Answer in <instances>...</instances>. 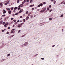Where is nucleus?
<instances>
[{"mask_svg": "<svg viewBox=\"0 0 65 65\" xmlns=\"http://www.w3.org/2000/svg\"><path fill=\"white\" fill-rule=\"evenodd\" d=\"M14 30H15L14 29H12L11 30V32L10 33H14Z\"/></svg>", "mask_w": 65, "mask_h": 65, "instance_id": "obj_1", "label": "nucleus"}, {"mask_svg": "<svg viewBox=\"0 0 65 65\" xmlns=\"http://www.w3.org/2000/svg\"><path fill=\"white\" fill-rule=\"evenodd\" d=\"M3 2H1L0 3V5L1 6V7H3Z\"/></svg>", "mask_w": 65, "mask_h": 65, "instance_id": "obj_2", "label": "nucleus"}, {"mask_svg": "<svg viewBox=\"0 0 65 65\" xmlns=\"http://www.w3.org/2000/svg\"><path fill=\"white\" fill-rule=\"evenodd\" d=\"M3 13L4 14V13H6V11H5L4 9L3 10Z\"/></svg>", "mask_w": 65, "mask_h": 65, "instance_id": "obj_3", "label": "nucleus"}, {"mask_svg": "<svg viewBox=\"0 0 65 65\" xmlns=\"http://www.w3.org/2000/svg\"><path fill=\"white\" fill-rule=\"evenodd\" d=\"M23 11V9H21L20 10V11L19 12V13H21V12H22V11Z\"/></svg>", "mask_w": 65, "mask_h": 65, "instance_id": "obj_4", "label": "nucleus"}, {"mask_svg": "<svg viewBox=\"0 0 65 65\" xmlns=\"http://www.w3.org/2000/svg\"><path fill=\"white\" fill-rule=\"evenodd\" d=\"M8 12L9 14H11V11L10 10Z\"/></svg>", "mask_w": 65, "mask_h": 65, "instance_id": "obj_5", "label": "nucleus"}, {"mask_svg": "<svg viewBox=\"0 0 65 65\" xmlns=\"http://www.w3.org/2000/svg\"><path fill=\"white\" fill-rule=\"evenodd\" d=\"M9 1H8L6 2V3H7V4H9Z\"/></svg>", "mask_w": 65, "mask_h": 65, "instance_id": "obj_6", "label": "nucleus"}, {"mask_svg": "<svg viewBox=\"0 0 65 65\" xmlns=\"http://www.w3.org/2000/svg\"><path fill=\"white\" fill-rule=\"evenodd\" d=\"M2 23H3V21H0V24L1 25V24H2Z\"/></svg>", "mask_w": 65, "mask_h": 65, "instance_id": "obj_7", "label": "nucleus"}, {"mask_svg": "<svg viewBox=\"0 0 65 65\" xmlns=\"http://www.w3.org/2000/svg\"><path fill=\"white\" fill-rule=\"evenodd\" d=\"M18 28H21V25L20 24L18 26Z\"/></svg>", "mask_w": 65, "mask_h": 65, "instance_id": "obj_8", "label": "nucleus"}, {"mask_svg": "<svg viewBox=\"0 0 65 65\" xmlns=\"http://www.w3.org/2000/svg\"><path fill=\"white\" fill-rule=\"evenodd\" d=\"M5 24L7 26L9 24L8 23V22H7Z\"/></svg>", "mask_w": 65, "mask_h": 65, "instance_id": "obj_9", "label": "nucleus"}, {"mask_svg": "<svg viewBox=\"0 0 65 65\" xmlns=\"http://www.w3.org/2000/svg\"><path fill=\"white\" fill-rule=\"evenodd\" d=\"M29 17L28 16L26 17V20H28V19H29Z\"/></svg>", "mask_w": 65, "mask_h": 65, "instance_id": "obj_10", "label": "nucleus"}, {"mask_svg": "<svg viewBox=\"0 0 65 65\" xmlns=\"http://www.w3.org/2000/svg\"><path fill=\"white\" fill-rule=\"evenodd\" d=\"M6 9H7V10H10V8H6Z\"/></svg>", "mask_w": 65, "mask_h": 65, "instance_id": "obj_11", "label": "nucleus"}, {"mask_svg": "<svg viewBox=\"0 0 65 65\" xmlns=\"http://www.w3.org/2000/svg\"><path fill=\"white\" fill-rule=\"evenodd\" d=\"M40 5V6H42V5H43V4H42V3H41L40 4H39Z\"/></svg>", "mask_w": 65, "mask_h": 65, "instance_id": "obj_12", "label": "nucleus"}, {"mask_svg": "<svg viewBox=\"0 0 65 65\" xmlns=\"http://www.w3.org/2000/svg\"><path fill=\"white\" fill-rule=\"evenodd\" d=\"M56 1H54V4H56Z\"/></svg>", "mask_w": 65, "mask_h": 65, "instance_id": "obj_13", "label": "nucleus"}, {"mask_svg": "<svg viewBox=\"0 0 65 65\" xmlns=\"http://www.w3.org/2000/svg\"><path fill=\"white\" fill-rule=\"evenodd\" d=\"M18 9V8L17 7H15L14 8V10H15L16 9Z\"/></svg>", "mask_w": 65, "mask_h": 65, "instance_id": "obj_14", "label": "nucleus"}, {"mask_svg": "<svg viewBox=\"0 0 65 65\" xmlns=\"http://www.w3.org/2000/svg\"><path fill=\"white\" fill-rule=\"evenodd\" d=\"M28 12H29L28 11H27L25 13L26 14H28Z\"/></svg>", "mask_w": 65, "mask_h": 65, "instance_id": "obj_15", "label": "nucleus"}, {"mask_svg": "<svg viewBox=\"0 0 65 65\" xmlns=\"http://www.w3.org/2000/svg\"><path fill=\"white\" fill-rule=\"evenodd\" d=\"M24 24V23H22L20 24V25L21 26V25H23V24Z\"/></svg>", "mask_w": 65, "mask_h": 65, "instance_id": "obj_16", "label": "nucleus"}, {"mask_svg": "<svg viewBox=\"0 0 65 65\" xmlns=\"http://www.w3.org/2000/svg\"><path fill=\"white\" fill-rule=\"evenodd\" d=\"M52 20V19L51 18H50L49 19V20H50V21H51V20Z\"/></svg>", "mask_w": 65, "mask_h": 65, "instance_id": "obj_17", "label": "nucleus"}, {"mask_svg": "<svg viewBox=\"0 0 65 65\" xmlns=\"http://www.w3.org/2000/svg\"><path fill=\"white\" fill-rule=\"evenodd\" d=\"M11 10H13V7H12L11 8Z\"/></svg>", "mask_w": 65, "mask_h": 65, "instance_id": "obj_18", "label": "nucleus"}, {"mask_svg": "<svg viewBox=\"0 0 65 65\" xmlns=\"http://www.w3.org/2000/svg\"><path fill=\"white\" fill-rule=\"evenodd\" d=\"M20 18H21V19H22V18H23V16H21L20 17Z\"/></svg>", "mask_w": 65, "mask_h": 65, "instance_id": "obj_19", "label": "nucleus"}, {"mask_svg": "<svg viewBox=\"0 0 65 65\" xmlns=\"http://www.w3.org/2000/svg\"><path fill=\"white\" fill-rule=\"evenodd\" d=\"M63 17V14H62L60 16L61 17Z\"/></svg>", "mask_w": 65, "mask_h": 65, "instance_id": "obj_20", "label": "nucleus"}, {"mask_svg": "<svg viewBox=\"0 0 65 65\" xmlns=\"http://www.w3.org/2000/svg\"><path fill=\"white\" fill-rule=\"evenodd\" d=\"M26 21V20L25 19H23V22H25Z\"/></svg>", "mask_w": 65, "mask_h": 65, "instance_id": "obj_21", "label": "nucleus"}, {"mask_svg": "<svg viewBox=\"0 0 65 65\" xmlns=\"http://www.w3.org/2000/svg\"><path fill=\"white\" fill-rule=\"evenodd\" d=\"M44 12V11L43 10H41L40 11V12Z\"/></svg>", "mask_w": 65, "mask_h": 65, "instance_id": "obj_22", "label": "nucleus"}, {"mask_svg": "<svg viewBox=\"0 0 65 65\" xmlns=\"http://www.w3.org/2000/svg\"><path fill=\"white\" fill-rule=\"evenodd\" d=\"M4 26H5V27H7V26H7L5 24L4 25Z\"/></svg>", "mask_w": 65, "mask_h": 65, "instance_id": "obj_23", "label": "nucleus"}, {"mask_svg": "<svg viewBox=\"0 0 65 65\" xmlns=\"http://www.w3.org/2000/svg\"><path fill=\"white\" fill-rule=\"evenodd\" d=\"M52 11H53V9H51L50 10V12H51Z\"/></svg>", "mask_w": 65, "mask_h": 65, "instance_id": "obj_24", "label": "nucleus"}, {"mask_svg": "<svg viewBox=\"0 0 65 65\" xmlns=\"http://www.w3.org/2000/svg\"><path fill=\"white\" fill-rule=\"evenodd\" d=\"M20 6H21V7H22V6H23V5L22 4L21 5H20Z\"/></svg>", "mask_w": 65, "mask_h": 65, "instance_id": "obj_25", "label": "nucleus"}, {"mask_svg": "<svg viewBox=\"0 0 65 65\" xmlns=\"http://www.w3.org/2000/svg\"><path fill=\"white\" fill-rule=\"evenodd\" d=\"M51 7H52V6H51V5H50L49 6V7H50V8H51Z\"/></svg>", "mask_w": 65, "mask_h": 65, "instance_id": "obj_26", "label": "nucleus"}, {"mask_svg": "<svg viewBox=\"0 0 65 65\" xmlns=\"http://www.w3.org/2000/svg\"><path fill=\"white\" fill-rule=\"evenodd\" d=\"M33 2V1L32 0H31L30 1V3H31V2Z\"/></svg>", "mask_w": 65, "mask_h": 65, "instance_id": "obj_27", "label": "nucleus"}, {"mask_svg": "<svg viewBox=\"0 0 65 65\" xmlns=\"http://www.w3.org/2000/svg\"><path fill=\"white\" fill-rule=\"evenodd\" d=\"M10 55V54H9L7 55L8 56H9Z\"/></svg>", "mask_w": 65, "mask_h": 65, "instance_id": "obj_28", "label": "nucleus"}, {"mask_svg": "<svg viewBox=\"0 0 65 65\" xmlns=\"http://www.w3.org/2000/svg\"><path fill=\"white\" fill-rule=\"evenodd\" d=\"M29 7H32V5H30V6Z\"/></svg>", "mask_w": 65, "mask_h": 65, "instance_id": "obj_29", "label": "nucleus"}, {"mask_svg": "<svg viewBox=\"0 0 65 65\" xmlns=\"http://www.w3.org/2000/svg\"><path fill=\"white\" fill-rule=\"evenodd\" d=\"M46 4V3H45V2H44L43 3V4Z\"/></svg>", "mask_w": 65, "mask_h": 65, "instance_id": "obj_30", "label": "nucleus"}, {"mask_svg": "<svg viewBox=\"0 0 65 65\" xmlns=\"http://www.w3.org/2000/svg\"><path fill=\"white\" fill-rule=\"evenodd\" d=\"M19 2H20V1H19V0H18L17 1V3H19Z\"/></svg>", "mask_w": 65, "mask_h": 65, "instance_id": "obj_31", "label": "nucleus"}, {"mask_svg": "<svg viewBox=\"0 0 65 65\" xmlns=\"http://www.w3.org/2000/svg\"><path fill=\"white\" fill-rule=\"evenodd\" d=\"M5 24V22H4L3 23V25H4Z\"/></svg>", "mask_w": 65, "mask_h": 65, "instance_id": "obj_32", "label": "nucleus"}, {"mask_svg": "<svg viewBox=\"0 0 65 65\" xmlns=\"http://www.w3.org/2000/svg\"><path fill=\"white\" fill-rule=\"evenodd\" d=\"M25 43H26V44L27 45H28V42H25Z\"/></svg>", "mask_w": 65, "mask_h": 65, "instance_id": "obj_33", "label": "nucleus"}, {"mask_svg": "<svg viewBox=\"0 0 65 65\" xmlns=\"http://www.w3.org/2000/svg\"><path fill=\"white\" fill-rule=\"evenodd\" d=\"M40 5H38V7H40Z\"/></svg>", "mask_w": 65, "mask_h": 65, "instance_id": "obj_34", "label": "nucleus"}, {"mask_svg": "<svg viewBox=\"0 0 65 65\" xmlns=\"http://www.w3.org/2000/svg\"><path fill=\"white\" fill-rule=\"evenodd\" d=\"M27 44H24V46H27Z\"/></svg>", "mask_w": 65, "mask_h": 65, "instance_id": "obj_35", "label": "nucleus"}, {"mask_svg": "<svg viewBox=\"0 0 65 65\" xmlns=\"http://www.w3.org/2000/svg\"><path fill=\"white\" fill-rule=\"evenodd\" d=\"M9 32L7 31V32L6 34H9Z\"/></svg>", "mask_w": 65, "mask_h": 65, "instance_id": "obj_36", "label": "nucleus"}, {"mask_svg": "<svg viewBox=\"0 0 65 65\" xmlns=\"http://www.w3.org/2000/svg\"><path fill=\"white\" fill-rule=\"evenodd\" d=\"M21 32V30H19L18 32V33H20V32Z\"/></svg>", "mask_w": 65, "mask_h": 65, "instance_id": "obj_37", "label": "nucleus"}, {"mask_svg": "<svg viewBox=\"0 0 65 65\" xmlns=\"http://www.w3.org/2000/svg\"><path fill=\"white\" fill-rule=\"evenodd\" d=\"M5 14L3 15H2V17H5Z\"/></svg>", "mask_w": 65, "mask_h": 65, "instance_id": "obj_38", "label": "nucleus"}, {"mask_svg": "<svg viewBox=\"0 0 65 65\" xmlns=\"http://www.w3.org/2000/svg\"><path fill=\"white\" fill-rule=\"evenodd\" d=\"M2 32H4V30H2Z\"/></svg>", "mask_w": 65, "mask_h": 65, "instance_id": "obj_39", "label": "nucleus"}, {"mask_svg": "<svg viewBox=\"0 0 65 65\" xmlns=\"http://www.w3.org/2000/svg\"><path fill=\"white\" fill-rule=\"evenodd\" d=\"M13 21L14 22H16V20H13Z\"/></svg>", "mask_w": 65, "mask_h": 65, "instance_id": "obj_40", "label": "nucleus"}, {"mask_svg": "<svg viewBox=\"0 0 65 65\" xmlns=\"http://www.w3.org/2000/svg\"><path fill=\"white\" fill-rule=\"evenodd\" d=\"M10 28L9 27H8V29H10Z\"/></svg>", "mask_w": 65, "mask_h": 65, "instance_id": "obj_41", "label": "nucleus"}, {"mask_svg": "<svg viewBox=\"0 0 65 65\" xmlns=\"http://www.w3.org/2000/svg\"><path fill=\"white\" fill-rule=\"evenodd\" d=\"M12 16H13V17H14V14H13Z\"/></svg>", "mask_w": 65, "mask_h": 65, "instance_id": "obj_42", "label": "nucleus"}, {"mask_svg": "<svg viewBox=\"0 0 65 65\" xmlns=\"http://www.w3.org/2000/svg\"><path fill=\"white\" fill-rule=\"evenodd\" d=\"M21 9V8H18V9L19 10H20V9Z\"/></svg>", "mask_w": 65, "mask_h": 65, "instance_id": "obj_43", "label": "nucleus"}, {"mask_svg": "<svg viewBox=\"0 0 65 65\" xmlns=\"http://www.w3.org/2000/svg\"><path fill=\"white\" fill-rule=\"evenodd\" d=\"M18 14V13H16L15 14V15H17V14Z\"/></svg>", "mask_w": 65, "mask_h": 65, "instance_id": "obj_44", "label": "nucleus"}, {"mask_svg": "<svg viewBox=\"0 0 65 65\" xmlns=\"http://www.w3.org/2000/svg\"><path fill=\"white\" fill-rule=\"evenodd\" d=\"M55 46V45H54L52 46V47H54Z\"/></svg>", "mask_w": 65, "mask_h": 65, "instance_id": "obj_45", "label": "nucleus"}, {"mask_svg": "<svg viewBox=\"0 0 65 65\" xmlns=\"http://www.w3.org/2000/svg\"><path fill=\"white\" fill-rule=\"evenodd\" d=\"M18 7H19V8H20V7H21V6H18Z\"/></svg>", "mask_w": 65, "mask_h": 65, "instance_id": "obj_46", "label": "nucleus"}, {"mask_svg": "<svg viewBox=\"0 0 65 65\" xmlns=\"http://www.w3.org/2000/svg\"><path fill=\"white\" fill-rule=\"evenodd\" d=\"M14 36V35H12V37H13V36Z\"/></svg>", "mask_w": 65, "mask_h": 65, "instance_id": "obj_47", "label": "nucleus"}, {"mask_svg": "<svg viewBox=\"0 0 65 65\" xmlns=\"http://www.w3.org/2000/svg\"><path fill=\"white\" fill-rule=\"evenodd\" d=\"M13 18H11V20H13Z\"/></svg>", "mask_w": 65, "mask_h": 65, "instance_id": "obj_48", "label": "nucleus"}, {"mask_svg": "<svg viewBox=\"0 0 65 65\" xmlns=\"http://www.w3.org/2000/svg\"><path fill=\"white\" fill-rule=\"evenodd\" d=\"M41 59L42 60H44V58H42Z\"/></svg>", "mask_w": 65, "mask_h": 65, "instance_id": "obj_49", "label": "nucleus"}, {"mask_svg": "<svg viewBox=\"0 0 65 65\" xmlns=\"http://www.w3.org/2000/svg\"><path fill=\"white\" fill-rule=\"evenodd\" d=\"M63 3H64V2H62L61 3V4H63Z\"/></svg>", "mask_w": 65, "mask_h": 65, "instance_id": "obj_50", "label": "nucleus"}, {"mask_svg": "<svg viewBox=\"0 0 65 65\" xmlns=\"http://www.w3.org/2000/svg\"><path fill=\"white\" fill-rule=\"evenodd\" d=\"M24 3H25V2H22V4H24Z\"/></svg>", "mask_w": 65, "mask_h": 65, "instance_id": "obj_51", "label": "nucleus"}, {"mask_svg": "<svg viewBox=\"0 0 65 65\" xmlns=\"http://www.w3.org/2000/svg\"><path fill=\"white\" fill-rule=\"evenodd\" d=\"M26 1H27V0H24V2H26Z\"/></svg>", "mask_w": 65, "mask_h": 65, "instance_id": "obj_52", "label": "nucleus"}, {"mask_svg": "<svg viewBox=\"0 0 65 65\" xmlns=\"http://www.w3.org/2000/svg\"><path fill=\"white\" fill-rule=\"evenodd\" d=\"M17 22H20V20H18L17 21Z\"/></svg>", "mask_w": 65, "mask_h": 65, "instance_id": "obj_53", "label": "nucleus"}, {"mask_svg": "<svg viewBox=\"0 0 65 65\" xmlns=\"http://www.w3.org/2000/svg\"><path fill=\"white\" fill-rule=\"evenodd\" d=\"M49 9H50V8H48L47 9V10H49Z\"/></svg>", "mask_w": 65, "mask_h": 65, "instance_id": "obj_54", "label": "nucleus"}, {"mask_svg": "<svg viewBox=\"0 0 65 65\" xmlns=\"http://www.w3.org/2000/svg\"><path fill=\"white\" fill-rule=\"evenodd\" d=\"M32 10H34V8H32Z\"/></svg>", "mask_w": 65, "mask_h": 65, "instance_id": "obj_55", "label": "nucleus"}, {"mask_svg": "<svg viewBox=\"0 0 65 65\" xmlns=\"http://www.w3.org/2000/svg\"><path fill=\"white\" fill-rule=\"evenodd\" d=\"M51 1L52 2H53L54 1V0H51Z\"/></svg>", "mask_w": 65, "mask_h": 65, "instance_id": "obj_56", "label": "nucleus"}, {"mask_svg": "<svg viewBox=\"0 0 65 65\" xmlns=\"http://www.w3.org/2000/svg\"><path fill=\"white\" fill-rule=\"evenodd\" d=\"M45 9H44V10H43V11H45Z\"/></svg>", "mask_w": 65, "mask_h": 65, "instance_id": "obj_57", "label": "nucleus"}, {"mask_svg": "<svg viewBox=\"0 0 65 65\" xmlns=\"http://www.w3.org/2000/svg\"><path fill=\"white\" fill-rule=\"evenodd\" d=\"M13 27H14V25H13Z\"/></svg>", "mask_w": 65, "mask_h": 65, "instance_id": "obj_58", "label": "nucleus"}, {"mask_svg": "<svg viewBox=\"0 0 65 65\" xmlns=\"http://www.w3.org/2000/svg\"><path fill=\"white\" fill-rule=\"evenodd\" d=\"M27 2H29V0H27Z\"/></svg>", "mask_w": 65, "mask_h": 65, "instance_id": "obj_59", "label": "nucleus"}, {"mask_svg": "<svg viewBox=\"0 0 65 65\" xmlns=\"http://www.w3.org/2000/svg\"><path fill=\"white\" fill-rule=\"evenodd\" d=\"M5 5H7V3H5Z\"/></svg>", "mask_w": 65, "mask_h": 65, "instance_id": "obj_60", "label": "nucleus"}, {"mask_svg": "<svg viewBox=\"0 0 65 65\" xmlns=\"http://www.w3.org/2000/svg\"><path fill=\"white\" fill-rule=\"evenodd\" d=\"M37 10H38V11H39V9H37Z\"/></svg>", "mask_w": 65, "mask_h": 65, "instance_id": "obj_61", "label": "nucleus"}, {"mask_svg": "<svg viewBox=\"0 0 65 65\" xmlns=\"http://www.w3.org/2000/svg\"><path fill=\"white\" fill-rule=\"evenodd\" d=\"M24 36H22V37H23Z\"/></svg>", "mask_w": 65, "mask_h": 65, "instance_id": "obj_62", "label": "nucleus"}, {"mask_svg": "<svg viewBox=\"0 0 65 65\" xmlns=\"http://www.w3.org/2000/svg\"><path fill=\"white\" fill-rule=\"evenodd\" d=\"M28 16L29 17V16H30V14H29V15H28Z\"/></svg>", "mask_w": 65, "mask_h": 65, "instance_id": "obj_63", "label": "nucleus"}, {"mask_svg": "<svg viewBox=\"0 0 65 65\" xmlns=\"http://www.w3.org/2000/svg\"><path fill=\"white\" fill-rule=\"evenodd\" d=\"M34 6V5H32V6Z\"/></svg>", "mask_w": 65, "mask_h": 65, "instance_id": "obj_64", "label": "nucleus"}]
</instances>
